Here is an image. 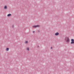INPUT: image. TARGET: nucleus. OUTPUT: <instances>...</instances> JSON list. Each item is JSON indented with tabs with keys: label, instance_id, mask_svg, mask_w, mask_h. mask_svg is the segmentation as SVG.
<instances>
[{
	"label": "nucleus",
	"instance_id": "1",
	"mask_svg": "<svg viewBox=\"0 0 74 74\" xmlns=\"http://www.w3.org/2000/svg\"><path fill=\"white\" fill-rule=\"evenodd\" d=\"M65 40L67 42H70V39H69V37H66V38H65Z\"/></svg>",
	"mask_w": 74,
	"mask_h": 74
},
{
	"label": "nucleus",
	"instance_id": "2",
	"mask_svg": "<svg viewBox=\"0 0 74 74\" xmlns=\"http://www.w3.org/2000/svg\"><path fill=\"white\" fill-rule=\"evenodd\" d=\"M40 25H34L33 26V27L34 28H36V27H40Z\"/></svg>",
	"mask_w": 74,
	"mask_h": 74
},
{
	"label": "nucleus",
	"instance_id": "3",
	"mask_svg": "<svg viewBox=\"0 0 74 74\" xmlns=\"http://www.w3.org/2000/svg\"><path fill=\"white\" fill-rule=\"evenodd\" d=\"M71 44H74V39H71Z\"/></svg>",
	"mask_w": 74,
	"mask_h": 74
},
{
	"label": "nucleus",
	"instance_id": "4",
	"mask_svg": "<svg viewBox=\"0 0 74 74\" xmlns=\"http://www.w3.org/2000/svg\"><path fill=\"white\" fill-rule=\"evenodd\" d=\"M54 34L56 36H59V32H57L56 33Z\"/></svg>",
	"mask_w": 74,
	"mask_h": 74
},
{
	"label": "nucleus",
	"instance_id": "5",
	"mask_svg": "<svg viewBox=\"0 0 74 74\" xmlns=\"http://www.w3.org/2000/svg\"><path fill=\"white\" fill-rule=\"evenodd\" d=\"M4 9H5V10H7V6H6V5L4 6Z\"/></svg>",
	"mask_w": 74,
	"mask_h": 74
},
{
	"label": "nucleus",
	"instance_id": "6",
	"mask_svg": "<svg viewBox=\"0 0 74 74\" xmlns=\"http://www.w3.org/2000/svg\"><path fill=\"white\" fill-rule=\"evenodd\" d=\"M9 49V48H7L6 49V51H8Z\"/></svg>",
	"mask_w": 74,
	"mask_h": 74
},
{
	"label": "nucleus",
	"instance_id": "7",
	"mask_svg": "<svg viewBox=\"0 0 74 74\" xmlns=\"http://www.w3.org/2000/svg\"><path fill=\"white\" fill-rule=\"evenodd\" d=\"M11 16V14H8L7 15V16L8 17V16Z\"/></svg>",
	"mask_w": 74,
	"mask_h": 74
},
{
	"label": "nucleus",
	"instance_id": "8",
	"mask_svg": "<svg viewBox=\"0 0 74 74\" xmlns=\"http://www.w3.org/2000/svg\"><path fill=\"white\" fill-rule=\"evenodd\" d=\"M25 44H27V43H28V41H25Z\"/></svg>",
	"mask_w": 74,
	"mask_h": 74
},
{
	"label": "nucleus",
	"instance_id": "9",
	"mask_svg": "<svg viewBox=\"0 0 74 74\" xmlns=\"http://www.w3.org/2000/svg\"><path fill=\"white\" fill-rule=\"evenodd\" d=\"M27 51H29V48L28 47H27Z\"/></svg>",
	"mask_w": 74,
	"mask_h": 74
},
{
	"label": "nucleus",
	"instance_id": "10",
	"mask_svg": "<svg viewBox=\"0 0 74 74\" xmlns=\"http://www.w3.org/2000/svg\"><path fill=\"white\" fill-rule=\"evenodd\" d=\"M12 27L13 28H14V25H13L12 26Z\"/></svg>",
	"mask_w": 74,
	"mask_h": 74
},
{
	"label": "nucleus",
	"instance_id": "11",
	"mask_svg": "<svg viewBox=\"0 0 74 74\" xmlns=\"http://www.w3.org/2000/svg\"><path fill=\"white\" fill-rule=\"evenodd\" d=\"M34 32H35L34 31H33V33H34Z\"/></svg>",
	"mask_w": 74,
	"mask_h": 74
},
{
	"label": "nucleus",
	"instance_id": "12",
	"mask_svg": "<svg viewBox=\"0 0 74 74\" xmlns=\"http://www.w3.org/2000/svg\"><path fill=\"white\" fill-rule=\"evenodd\" d=\"M51 49H52V48H53L52 47H51Z\"/></svg>",
	"mask_w": 74,
	"mask_h": 74
}]
</instances>
